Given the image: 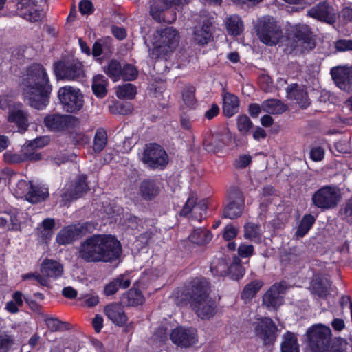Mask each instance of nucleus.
<instances>
[{"label":"nucleus","mask_w":352,"mask_h":352,"mask_svg":"<svg viewBox=\"0 0 352 352\" xmlns=\"http://www.w3.org/2000/svg\"><path fill=\"white\" fill-rule=\"evenodd\" d=\"M122 254L120 241L111 234H94L80 245L78 256L87 262H112Z\"/></svg>","instance_id":"obj_1"},{"label":"nucleus","mask_w":352,"mask_h":352,"mask_svg":"<svg viewBox=\"0 0 352 352\" xmlns=\"http://www.w3.org/2000/svg\"><path fill=\"white\" fill-rule=\"evenodd\" d=\"M23 94L31 107L44 109L49 102L52 86L44 67H29L22 82Z\"/></svg>","instance_id":"obj_2"},{"label":"nucleus","mask_w":352,"mask_h":352,"mask_svg":"<svg viewBox=\"0 0 352 352\" xmlns=\"http://www.w3.org/2000/svg\"><path fill=\"white\" fill-rule=\"evenodd\" d=\"M179 35L172 27L157 30L153 34L152 43L153 49L151 56L155 58H166L178 45Z\"/></svg>","instance_id":"obj_3"},{"label":"nucleus","mask_w":352,"mask_h":352,"mask_svg":"<svg viewBox=\"0 0 352 352\" xmlns=\"http://www.w3.org/2000/svg\"><path fill=\"white\" fill-rule=\"evenodd\" d=\"M190 304L199 318L209 319L216 314V303L209 298L208 287L202 283L192 287Z\"/></svg>","instance_id":"obj_4"},{"label":"nucleus","mask_w":352,"mask_h":352,"mask_svg":"<svg viewBox=\"0 0 352 352\" xmlns=\"http://www.w3.org/2000/svg\"><path fill=\"white\" fill-rule=\"evenodd\" d=\"M254 28L259 40L266 45H275L283 37L281 27L278 25L275 19L270 16L259 18Z\"/></svg>","instance_id":"obj_5"},{"label":"nucleus","mask_w":352,"mask_h":352,"mask_svg":"<svg viewBox=\"0 0 352 352\" xmlns=\"http://www.w3.org/2000/svg\"><path fill=\"white\" fill-rule=\"evenodd\" d=\"M311 352H327L331 340V331L327 326L317 324L307 331Z\"/></svg>","instance_id":"obj_6"},{"label":"nucleus","mask_w":352,"mask_h":352,"mask_svg":"<svg viewBox=\"0 0 352 352\" xmlns=\"http://www.w3.org/2000/svg\"><path fill=\"white\" fill-rule=\"evenodd\" d=\"M58 98L63 109L68 113H77L84 105L82 93L79 89L72 86L60 87Z\"/></svg>","instance_id":"obj_7"},{"label":"nucleus","mask_w":352,"mask_h":352,"mask_svg":"<svg viewBox=\"0 0 352 352\" xmlns=\"http://www.w3.org/2000/svg\"><path fill=\"white\" fill-rule=\"evenodd\" d=\"M0 107L2 109H9L8 120L16 124L18 131L23 133L28 129L29 124L28 114L22 109L21 103H12L8 97L0 98Z\"/></svg>","instance_id":"obj_8"},{"label":"nucleus","mask_w":352,"mask_h":352,"mask_svg":"<svg viewBox=\"0 0 352 352\" xmlns=\"http://www.w3.org/2000/svg\"><path fill=\"white\" fill-rule=\"evenodd\" d=\"M339 199L340 194L336 188L324 186L314 193L312 201L318 208L329 209L335 207Z\"/></svg>","instance_id":"obj_9"},{"label":"nucleus","mask_w":352,"mask_h":352,"mask_svg":"<svg viewBox=\"0 0 352 352\" xmlns=\"http://www.w3.org/2000/svg\"><path fill=\"white\" fill-rule=\"evenodd\" d=\"M16 8L18 14L30 22L40 21L44 16L43 8L34 0H17Z\"/></svg>","instance_id":"obj_10"},{"label":"nucleus","mask_w":352,"mask_h":352,"mask_svg":"<svg viewBox=\"0 0 352 352\" xmlns=\"http://www.w3.org/2000/svg\"><path fill=\"white\" fill-rule=\"evenodd\" d=\"M16 8L18 14L30 22L40 21L44 16L43 8L34 0H17Z\"/></svg>","instance_id":"obj_11"},{"label":"nucleus","mask_w":352,"mask_h":352,"mask_svg":"<svg viewBox=\"0 0 352 352\" xmlns=\"http://www.w3.org/2000/svg\"><path fill=\"white\" fill-rule=\"evenodd\" d=\"M143 162L152 168L164 167L168 163V155L164 149L157 144H150L144 150Z\"/></svg>","instance_id":"obj_12"},{"label":"nucleus","mask_w":352,"mask_h":352,"mask_svg":"<svg viewBox=\"0 0 352 352\" xmlns=\"http://www.w3.org/2000/svg\"><path fill=\"white\" fill-rule=\"evenodd\" d=\"M27 215L17 209H11L0 215V228L10 231H19Z\"/></svg>","instance_id":"obj_13"},{"label":"nucleus","mask_w":352,"mask_h":352,"mask_svg":"<svg viewBox=\"0 0 352 352\" xmlns=\"http://www.w3.org/2000/svg\"><path fill=\"white\" fill-rule=\"evenodd\" d=\"M277 327L272 319L264 318L258 319L255 324L256 335L265 344H272L276 338Z\"/></svg>","instance_id":"obj_14"},{"label":"nucleus","mask_w":352,"mask_h":352,"mask_svg":"<svg viewBox=\"0 0 352 352\" xmlns=\"http://www.w3.org/2000/svg\"><path fill=\"white\" fill-rule=\"evenodd\" d=\"M170 339L179 346L189 347L197 342L198 336L195 329L179 327L173 330Z\"/></svg>","instance_id":"obj_15"},{"label":"nucleus","mask_w":352,"mask_h":352,"mask_svg":"<svg viewBox=\"0 0 352 352\" xmlns=\"http://www.w3.org/2000/svg\"><path fill=\"white\" fill-rule=\"evenodd\" d=\"M285 287L282 283L273 285L263 296V305L270 311L276 310L283 302Z\"/></svg>","instance_id":"obj_16"},{"label":"nucleus","mask_w":352,"mask_h":352,"mask_svg":"<svg viewBox=\"0 0 352 352\" xmlns=\"http://www.w3.org/2000/svg\"><path fill=\"white\" fill-rule=\"evenodd\" d=\"M45 125L52 131H61L67 127H73L79 123L78 118L69 115L53 114L47 116Z\"/></svg>","instance_id":"obj_17"},{"label":"nucleus","mask_w":352,"mask_h":352,"mask_svg":"<svg viewBox=\"0 0 352 352\" xmlns=\"http://www.w3.org/2000/svg\"><path fill=\"white\" fill-rule=\"evenodd\" d=\"M308 15L320 21L333 24L336 21L334 9L327 1H322L308 10Z\"/></svg>","instance_id":"obj_18"},{"label":"nucleus","mask_w":352,"mask_h":352,"mask_svg":"<svg viewBox=\"0 0 352 352\" xmlns=\"http://www.w3.org/2000/svg\"><path fill=\"white\" fill-rule=\"evenodd\" d=\"M170 7L161 5L160 2H153L150 6V15L158 23L170 24L176 21L177 13Z\"/></svg>","instance_id":"obj_19"},{"label":"nucleus","mask_w":352,"mask_h":352,"mask_svg":"<svg viewBox=\"0 0 352 352\" xmlns=\"http://www.w3.org/2000/svg\"><path fill=\"white\" fill-rule=\"evenodd\" d=\"M331 74L340 89L352 91V67H332Z\"/></svg>","instance_id":"obj_20"},{"label":"nucleus","mask_w":352,"mask_h":352,"mask_svg":"<svg viewBox=\"0 0 352 352\" xmlns=\"http://www.w3.org/2000/svg\"><path fill=\"white\" fill-rule=\"evenodd\" d=\"M294 36L296 41L300 43L304 51H309L315 48L316 41L309 25H297L294 30Z\"/></svg>","instance_id":"obj_21"},{"label":"nucleus","mask_w":352,"mask_h":352,"mask_svg":"<svg viewBox=\"0 0 352 352\" xmlns=\"http://www.w3.org/2000/svg\"><path fill=\"white\" fill-rule=\"evenodd\" d=\"M43 277H46L47 280H56L61 277L63 274V265L58 261L53 259L45 258L43 261L40 268Z\"/></svg>","instance_id":"obj_22"},{"label":"nucleus","mask_w":352,"mask_h":352,"mask_svg":"<svg viewBox=\"0 0 352 352\" xmlns=\"http://www.w3.org/2000/svg\"><path fill=\"white\" fill-rule=\"evenodd\" d=\"M87 229L84 226L71 225L63 228L56 236V242L60 245H67L78 239Z\"/></svg>","instance_id":"obj_23"},{"label":"nucleus","mask_w":352,"mask_h":352,"mask_svg":"<svg viewBox=\"0 0 352 352\" xmlns=\"http://www.w3.org/2000/svg\"><path fill=\"white\" fill-rule=\"evenodd\" d=\"M104 72L113 81L133 80L138 74L136 67H105Z\"/></svg>","instance_id":"obj_24"},{"label":"nucleus","mask_w":352,"mask_h":352,"mask_svg":"<svg viewBox=\"0 0 352 352\" xmlns=\"http://www.w3.org/2000/svg\"><path fill=\"white\" fill-rule=\"evenodd\" d=\"M54 72L57 80L80 81L85 76L82 67H54Z\"/></svg>","instance_id":"obj_25"},{"label":"nucleus","mask_w":352,"mask_h":352,"mask_svg":"<svg viewBox=\"0 0 352 352\" xmlns=\"http://www.w3.org/2000/svg\"><path fill=\"white\" fill-rule=\"evenodd\" d=\"M104 312L108 318L118 326L124 324L127 321V316L120 304L112 303L106 306Z\"/></svg>","instance_id":"obj_26"},{"label":"nucleus","mask_w":352,"mask_h":352,"mask_svg":"<svg viewBox=\"0 0 352 352\" xmlns=\"http://www.w3.org/2000/svg\"><path fill=\"white\" fill-rule=\"evenodd\" d=\"M287 94L288 98L296 101L302 108H307L310 104L307 93L303 87L296 84L291 85L287 89Z\"/></svg>","instance_id":"obj_27"},{"label":"nucleus","mask_w":352,"mask_h":352,"mask_svg":"<svg viewBox=\"0 0 352 352\" xmlns=\"http://www.w3.org/2000/svg\"><path fill=\"white\" fill-rule=\"evenodd\" d=\"M5 158L7 162L10 163H20L24 161L39 160L41 158V155L36 152L28 151L23 145L20 153H6Z\"/></svg>","instance_id":"obj_28"},{"label":"nucleus","mask_w":352,"mask_h":352,"mask_svg":"<svg viewBox=\"0 0 352 352\" xmlns=\"http://www.w3.org/2000/svg\"><path fill=\"white\" fill-rule=\"evenodd\" d=\"M212 25L204 23L200 28H195L194 30V40L196 44L204 46L212 41Z\"/></svg>","instance_id":"obj_29"},{"label":"nucleus","mask_w":352,"mask_h":352,"mask_svg":"<svg viewBox=\"0 0 352 352\" xmlns=\"http://www.w3.org/2000/svg\"><path fill=\"white\" fill-rule=\"evenodd\" d=\"M330 288L331 282L325 277L315 276L311 283V292L320 297H325Z\"/></svg>","instance_id":"obj_30"},{"label":"nucleus","mask_w":352,"mask_h":352,"mask_svg":"<svg viewBox=\"0 0 352 352\" xmlns=\"http://www.w3.org/2000/svg\"><path fill=\"white\" fill-rule=\"evenodd\" d=\"M131 281L126 275H120L108 283L104 288V294L107 296L114 294L119 288L125 289L129 287Z\"/></svg>","instance_id":"obj_31"},{"label":"nucleus","mask_w":352,"mask_h":352,"mask_svg":"<svg viewBox=\"0 0 352 352\" xmlns=\"http://www.w3.org/2000/svg\"><path fill=\"white\" fill-rule=\"evenodd\" d=\"M239 101L238 98L230 93L223 96V111L226 116L232 117L239 111Z\"/></svg>","instance_id":"obj_32"},{"label":"nucleus","mask_w":352,"mask_h":352,"mask_svg":"<svg viewBox=\"0 0 352 352\" xmlns=\"http://www.w3.org/2000/svg\"><path fill=\"white\" fill-rule=\"evenodd\" d=\"M244 201L239 195L236 200L230 202L223 210V217L228 219L236 218L242 214Z\"/></svg>","instance_id":"obj_33"},{"label":"nucleus","mask_w":352,"mask_h":352,"mask_svg":"<svg viewBox=\"0 0 352 352\" xmlns=\"http://www.w3.org/2000/svg\"><path fill=\"white\" fill-rule=\"evenodd\" d=\"M281 352H300L298 339L295 333L287 331L282 336Z\"/></svg>","instance_id":"obj_34"},{"label":"nucleus","mask_w":352,"mask_h":352,"mask_svg":"<svg viewBox=\"0 0 352 352\" xmlns=\"http://www.w3.org/2000/svg\"><path fill=\"white\" fill-rule=\"evenodd\" d=\"M160 188L153 180L146 179L140 186V195L146 200L155 198L159 193Z\"/></svg>","instance_id":"obj_35"},{"label":"nucleus","mask_w":352,"mask_h":352,"mask_svg":"<svg viewBox=\"0 0 352 352\" xmlns=\"http://www.w3.org/2000/svg\"><path fill=\"white\" fill-rule=\"evenodd\" d=\"M261 108L263 111L273 115L281 114L287 109L286 104L276 99L265 100L263 102Z\"/></svg>","instance_id":"obj_36"},{"label":"nucleus","mask_w":352,"mask_h":352,"mask_svg":"<svg viewBox=\"0 0 352 352\" xmlns=\"http://www.w3.org/2000/svg\"><path fill=\"white\" fill-rule=\"evenodd\" d=\"M49 196L48 188L45 186L32 184L28 194L27 200L31 203H38L44 201Z\"/></svg>","instance_id":"obj_37"},{"label":"nucleus","mask_w":352,"mask_h":352,"mask_svg":"<svg viewBox=\"0 0 352 352\" xmlns=\"http://www.w3.org/2000/svg\"><path fill=\"white\" fill-rule=\"evenodd\" d=\"M228 33L234 36L240 35L243 31V22L236 14L230 16L226 22Z\"/></svg>","instance_id":"obj_38"},{"label":"nucleus","mask_w":352,"mask_h":352,"mask_svg":"<svg viewBox=\"0 0 352 352\" xmlns=\"http://www.w3.org/2000/svg\"><path fill=\"white\" fill-rule=\"evenodd\" d=\"M153 80L148 88V94L151 97L160 101L164 99V93L166 91V86L164 81L165 79L164 77H160L159 79L154 78Z\"/></svg>","instance_id":"obj_39"},{"label":"nucleus","mask_w":352,"mask_h":352,"mask_svg":"<svg viewBox=\"0 0 352 352\" xmlns=\"http://www.w3.org/2000/svg\"><path fill=\"white\" fill-rule=\"evenodd\" d=\"M54 226L55 221L54 219L47 218L44 219L42 223L37 228L38 236L47 242L53 235Z\"/></svg>","instance_id":"obj_40"},{"label":"nucleus","mask_w":352,"mask_h":352,"mask_svg":"<svg viewBox=\"0 0 352 352\" xmlns=\"http://www.w3.org/2000/svg\"><path fill=\"white\" fill-rule=\"evenodd\" d=\"M107 82L102 75L98 74L94 76L92 81V90L98 97L102 98L107 93Z\"/></svg>","instance_id":"obj_41"},{"label":"nucleus","mask_w":352,"mask_h":352,"mask_svg":"<svg viewBox=\"0 0 352 352\" xmlns=\"http://www.w3.org/2000/svg\"><path fill=\"white\" fill-rule=\"evenodd\" d=\"M190 242L202 245L208 243L212 239L210 232L205 229H195L188 236Z\"/></svg>","instance_id":"obj_42"},{"label":"nucleus","mask_w":352,"mask_h":352,"mask_svg":"<svg viewBox=\"0 0 352 352\" xmlns=\"http://www.w3.org/2000/svg\"><path fill=\"white\" fill-rule=\"evenodd\" d=\"M263 285V281L258 280L250 283L244 287L241 293V298L245 300H250L255 296Z\"/></svg>","instance_id":"obj_43"},{"label":"nucleus","mask_w":352,"mask_h":352,"mask_svg":"<svg viewBox=\"0 0 352 352\" xmlns=\"http://www.w3.org/2000/svg\"><path fill=\"white\" fill-rule=\"evenodd\" d=\"M137 94V88L131 83L118 86L116 89V96L120 99H133Z\"/></svg>","instance_id":"obj_44"},{"label":"nucleus","mask_w":352,"mask_h":352,"mask_svg":"<svg viewBox=\"0 0 352 352\" xmlns=\"http://www.w3.org/2000/svg\"><path fill=\"white\" fill-rule=\"evenodd\" d=\"M230 266H228L224 258H217L212 261L210 270L212 273L217 276H223L230 272Z\"/></svg>","instance_id":"obj_45"},{"label":"nucleus","mask_w":352,"mask_h":352,"mask_svg":"<svg viewBox=\"0 0 352 352\" xmlns=\"http://www.w3.org/2000/svg\"><path fill=\"white\" fill-rule=\"evenodd\" d=\"M107 143V134L104 129H98L95 134L93 149L95 152L102 151Z\"/></svg>","instance_id":"obj_46"},{"label":"nucleus","mask_w":352,"mask_h":352,"mask_svg":"<svg viewBox=\"0 0 352 352\" xmlns=\"http://www.w3.org/2000/svg\"><path fill=\"white\" fill-rule=\"evenodd\" d=\"M32 184L24 179H21L13 187V194L17 198L25 197L27 198L28 194L30 191Z\"/></svg>","instance_id":"obj_47"},{"label":"nucleus","mask_w":352,"mask_h":352,"mask_svg":"<svg viewBox=\"0 0 352 352\" xmlns=\"http://www.w3.org/2000/svg\"><path fill=\"white\" fill-rule=\"evenodd\" d=\"M314 222L315 218L312 215H305L302 219L295 236L296 237H303L310 230Z\"/></svg>","instance_id":"obj_48"},{"label":"nucleus","mask_w":352,"mask_h":352,"mask_svg":"<svg viewBox=\"0 0 352 352\" xmlns=\"http://www.w3.org/2000/svg\"><path fill=\"white\" fill-rule=\"evenodd\" d=\"M50 138L48 136H42L33 140L26 142L23 145L27 150L30 152H35V150L42 148L50 143Z\"/></svg>","instance_id":"obj_49"},{"label":"nucleus","mask_w":352,"mask_h":352,"mask_svg":"<svg viewBox=\"0 0 352 352\" xmlns=\"http://www.w3.org/2000/svg\"><path fill=\"white\" fill-rule=\"evenodd\" d=\"M261 234V230L259 226L248 223L245 226L244 236L251 240H258Z\"/></svg>","instance_id":"obj_50"},{"label":"nucleus","mask_w":352,"mask_h":352,"mask_svg":"<svg viewBox=\"0 0 352 352\" xmlns=\"http://www.w3.org/2000/svg\"><path fill=\"white\" fill-rule=\"evenodd\" d=\"M195 88L193 86H186L182 91V100L188 107H192L196 102L195 97Z\"/></svg>","instance_id":"obj_51"},{"label":"nucleus","mask_w":352,"mask_h":352,"mask_svg":"<svg viewBox=\"0 0 352 352\" xmlns=\"http://www.w3.org/2000/svg\"><path fill=\"white\" fill-rule=\"evenodd\" d=\"M236 125L239 131L242 135H247L252 126L250 119L245 115L239 116L236 120Z\"/></svg>","instance_id":"obj_52"},{"label":"nucleus","mask_w":352,"mask_h":352,"mask_svg":"<svg viewBox=\"0 0 352 352\" xmlns=\"http://www.w3.org/2000/svg\"><path fill=\"white\" fill-rule=\"evenodd\" d=\"M128 305L135 306L142 305L144 301V298L142 293L138 289H131L127 292Z\"/></svg>","instance_id":"obj_53"},{"label":"nucleus","mask_w":352,"mask_h":352,"mask_svg":"<svg viewBox=\"0 0 352 352\" xmlns=\"http://www.w3.org/2000/svg\"><path fill=\"white\" fill-rule=\"evenodd\" d=\"M86 177L82 175L79 177L78 182L76 184L74 192L72 195V199H77L81 194L86 192L88 189L87 184L86 183Z\"/></svg>","instance_id":"obj_54"},{"label":"nucleus","mask_w":352,"mask_h":352,"mask_svg":"<svg viewBox=\"0 0 352 352\" xmlns=\"http://www.w3.org/2000/svg\"><path fill=\"white\" fill-rule=\"evenodd\" d=\"M46 324L52 331H58L64 329H69V324L62 322L57 318H49L46 320Z\"/></svg>","instance_id":"obj_55"},{"label":"nucleus","mask_w":352,"mask_h":352,"mask_svg":"<svg viewBox=\"0 0 352 352\" xmlns=\"http://www.w3.org/2000/svg\"><path fill=\"white\" fill-rule=\"evenodd\" d=\"M23 280H36L39 285L45 287H48L50 285V281L47 280L46 277H43V274L38 273H28L22 276Z\"/></svg>","instance_id":"obj_56"},{"label":"nucleus","mask_w":352,"mask_h":352,"mask_svg":"<svg viewBox=\"0 0 352 352\" xmlns=\"http://www.w3.org/2000/svg\"><path fill=\"white\" fill-rule=\"evenodd\" d=\"M197 200V196L195 193H191L188 197L186 204L180 212L182 216L188 215L192 210L195 211V206Z\"/></svg>","instance_id":"obj_57"},{"label":"nucleus","mask_w":352,"mask_h":352,"mask_svg":"<svg viewBox=\"0 0 352 352\" xmlns=\"http://www.w3.org/2000/svg\"><path fill=\"white\" fill-rule=\"evenodd\" d=\"M346 347L347 342L342 338H338L333 340L332 346L327 352H346Z\"/></svg>","instance_id":"obj_58"},{"label":"nucleus","mask_w":352,"mask_h":352,"mask_svg":"<svg viewBox=\"0 0 352 352\" xmlns=\"http://www.w3.org/2000/svg\"><path fill=\"white\" fill-rule=\"evenodd\" d=\"M14 340L10 336H0V352H7L13 344Z\"/></svg>","instance_id":"obj_59"},{"label":"nucleus","mask_w":352,"mask_h":352,"mask_svg":"<svg viewBox=\"0 0 352 352\" xmlns=\"http://www.w3.org/2000/svg\"><path fill=\"white\" fill-rule=\"evenodd\" d=\"M335 47L339 52L352 50V40L338 39L335 43Z\"/></svg>","instance_id":"obj_60"},{"label":"nucleus","mask_w":352,"mask_h":352,"mask_svg":"<svg viewBox=\"0 0 352 352\" xmlns=\"http://www.w3.org/2000/svg\"><path fill=\"white\" fill-rule=\"evenodd\" d=\"M79 10L82 14H90L94 12V6L90 0H82L79 3Z\"/></svg>","instance_id":"obj_61"},{"label":"nucleus","mask_w":352,"mask_h":352,"mask_svg":"<svg viewBox=\"0 0 352 352\" xmlns=\"http://www.w3.org/2000/svg\"><path fill=\"white\" fill-rule=\"evenodd\" d=\"M324 150L320 146L314 147L310 151V157L315 162L322 160L324 158Z\"/></svg>","instance_id":"obj_62"},{"label":"nucleus","mask_w":352,"mask_h":352,"mask_svg":"<svg viewBox=\"0 0 352 352\" xmlns=\"http://www.w3.org/2000/svg\"><path fill=\"white\" fill-rule=\"evenodd\" d=\"M230 273L232 274L234 278L239 279L244 275L245 270L243 266L239 264H233L230 266Z\"/></svg>","instance_id":"obj_63"},{"label":"nucleus","mask_w":352,"mask_h":352,"mask_svg":"<svg viewBox=\"0 0 352 352\" xmlns=\"http://www.w3.org/2000/svg\"><path fill=\"white\" fill-rule=\"evenodd\" d=\"M253 252L254 248L252 245L241 244L238 248L239 256L243 258L250 256Z\"/></svg>","instance_id":"obj_64"}]
</instances>
